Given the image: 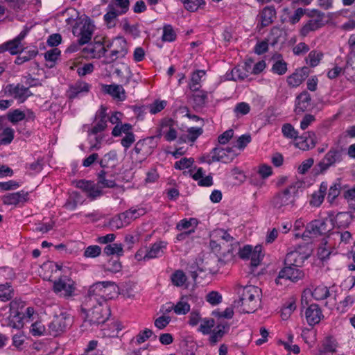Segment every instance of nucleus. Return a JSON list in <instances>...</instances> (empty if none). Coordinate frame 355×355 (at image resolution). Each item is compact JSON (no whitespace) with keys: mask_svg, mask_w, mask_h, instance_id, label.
<instances>
[{"mask_svg":"<svg viewBox=\"0 0 355 355\" xmlns=\"http://www.w3.org/2000/svg\"><path fill=\"white\" fill-rule=\"evenodd\" d=\"M302 183L295 181L275 193L270 200L271 207L279 212L292 209L296 205Z\"/></svg>","mask_w":355,"mask_h":355,"instance_id":"1","label":"nucleus"},{"mask_svg":"<svg viewBox=\"0 0 355 355\" xmlns=\"http://www.w3.org/2000/svg\"><path fill=\"white\" fill-rule=\"evenodd\" d=\"M118 289L116 285L109 281L98 282L92 285L85 297L87 308L94 306L95 302H105L107 298H112V293H116Z\"/></svg>","mask_w":355,"mask_h":355,"instance_id":"2","label":"nucleus"},{"mask_svg":"<svg viewBox=\"0 0 355 355\" xmlns=\"http://www.w3.org/2000/svg\"><path fill=\"white\" fill-rule=\"evenodd\" d=\"M261 295V290L259 287L246 286L242 289L239 300L234 302L235 306L240 307L243 313H253L259 306Z\"/></svg>","mask_w":355,"mask_h":355,"instance_id":"3","label":"nucleus"},{"mask_svg":"<svg viewBox=\"0 0 355 355\" xmlns=\"http://www.w3.org/2000/svg\"><path fill=\"white\" fill-rule=\"evenodd\" d=\"M282 132L286 138L296 139L295 146L301 150H308L316 144V136L313 132H308L304 135L298 137V132L291 123L284 124Z\"/></svg>","mask_w":355,"mask_h":355,"instance_id":"4","label":"nucleus"},{"mask_svg":"<svg viewBox=\"0 0 355 355\" xmlns=\"http://www.w3.org/2000/svg\"><path fill=\"white\" fill-rule=\"evenodd\" d=\"M107 51L110 53L105 56L104 63L111 64L117 59L125 58L128 52V46L126 40L123 37H116L112 40H106Z\"/></svg>","mask_w":355,"mask_h":355,"instance_id":"5","label":"nucleus"},{"mask_svg":"<svg viewBox=\"0 0 355 355\" xmlns=\"http://www.w3.org/2000/svg\"><path fill=\"white\" fill-rule=\"evenodd\" d=\"M105 302H95L94 306L87 308L85 302L82 306V311L87 314L85 322L88 321L90 324H103L107 320V308L104 306Z\"/></svg>","mask_w":355,"mask_h":355,"instance_id":"6","label":"nucleus"},{"mask_svg":"<svg viewBox=\"0 0 355 355\" xmlns=\"http://www.w3.org/2000/svg\"><path fill=\"white\" fill-rule=\"evenodd\" d=\"M237 155L232 148H219L216 147L212 149L209 155L203 156L201 161L211 164L215 162H221L223 163L231 162Z\"/></svg>","mask_w":355,"mask_h":355,"instance_id":"7","label":"nucleus"},{"mask_svg":"<svg viewBox=\"0 0 355 355\" xmlns=\"http://www.w3.org/2000/svg\"><path fill=\"white\" fill-rule=\"evenodd\" d=\"M76 289L74 281L67 276L60 277L53 283V291L65 298L73 297Z\"/></svg>","mask_w":355,"mask_h":355,"instance_id":"8","label":"nucleus"},{"mask_svg":"<svg viewBox=\"0 0 355 355\" xmlns=\"http://www.w3.org/2000/svg\"><path fill=\"white\" fill-rule=\"evenodd\" d=\"M309 19L300 29V35L307 36L311 32L315 31L324 25L325 15L318 10H313L312 14H308Z\"/></svg>","mask_w":355,"mask_h":355,"instance_id":"9","label":"nucleus"},{"mask_svg":"<svg viewBox=\"0 0 355 355\" xmlns=\"http://www.w3.org/2000/svg\"><path fill=\"white\" fill-rule=\"evenodd\" d=\"M106 49V40H96L89 44L87 46L84 47L82 50L83 56L89 59H100L102 57L107 55L105 53Z\"/></svg>","mask_w":355,"mask_h":355,"instance_id":"10","label":"nucleus"},{"mask_svg":"<svg viewBox=\"0 0 355 355\" xmlns=\"http://www.w3.org/2000/svg\"><path fill=\"white\" fill-rule=\"evenodd\" d=\"M71 325V318L69 315L62 313L55 315L49 324V333L55 337L63 334Z\"/></svg>","mask_w":355,"mask_h":355,"instance_id":"11","label":"nucleus"},{"mask_svg":"<svg viewBox=\"0 0 355 355\" xmlns=\"http://www.w3.org/2000/svg\"><path fill=\"white\" fill-rule=\"evenodd\" d=\"M94 31V26L90 21H85L83 24L73 27V34L79 37V45L87 44L92 39Z\"/></svg>","mask_w":355,"mask_h":355,"instance_id":"12","label":"nucleus"},{"mask_svg":"<svg viewBox=\"0 0 355 355\" xmlns=\"http://www.w3.org/2000/svg\"><path fill=\"white\" fill-rule=\"evenodd\" d=\"M5 93L8 96H12L19 103H24L29 96L33 95L28 87H25L19 83L8 85L5 88Z\"/></svg>","mask_w":355,"mask_h":355,"instance_id":"13","label":"nucleus"},{"mask_svg":"<svg viewBox=\"0 0 355 355\" xmlns=\"http://www.w3.org/2000/svg\"><path fill=\"white\" fill-rule=\"evenodd\" d=\"M328 231L327 223L324 220H314L306 225L302 236L303 238L316 237L324 234Z\"/></svg>","mask_w":355,"mask_h":355,"instance_id":"14","label":"nucleus"},{"mask_svg":"<svg viewBox=\"0 0 355 355\" xmlns=\"http://www.w3.org/2000/svg\"><path fill=\"white\" fill-rule=\"evenodd\" d=\"M342 159L343 153L340 150L335 148L331 149L318 164L320 172L322 173L325 171L335 164L340 162Z\"/></svg>","mask_w":355,"mask_h":355,"instance_id":"15","label":"nucleus"},{"mask_svg":"<svg viewBox=\"0 0 355 355\" xmlns=\"http://www.w3.org/2000/svg\"><path fill=\"white\" fill-rule=\"evenodd\" d=\"M304 276V272L297 267L285 266L279 272L278 278L286 279L291 282H297Z\"/></svg>","mask_w":355,"mask_h":355,"instance_id":"16","label":"nucleus"},{"mask_svg":"<svg viewBox=\"0 0 355 355\" xmlns=\"http://www.w3.org/2000/svg\"><path fill=\"white\" fill-rule=\"evenodd\" d=\"M153 137L138 141L134 148L137 155H141L142 159H145L152 154L154 146H153Z\"/></svg>","mask_w":355,"mask_h":355,"instance_id":"17","label":"nucleus"},{"mask_svg":"<svg viewBox=\"0 0 355 355\" xmlns=\"http://www.w3.org/2000/svg\"><path fill=\"white\" fill-rule=\"evenodd\" d=\"M322 317V311L318 304H312L305 311V318L310 326L318 324Z\"/></svg>","mask_w":355,"mask_h":355,"instance_id":"18","label":"nucleus"},{"mask_svg":"<svg viewBox=\"0 0 355 355\" xmlns=\"http://www.w3.org/2000/svg\"><path fill=\"white\" fill-rule=\"evenodd\" d=\"M309 69L306 67L297 69L287 78V83L292 87H298L309 76Z\"/></svg>","mask_w":355,"mask_h":355,"instance_id":"19","label":"nucleus"},{"mask_svg":"<svg viewBox=\"0 0 355 355\" xmlns=\"http://www.w3.org/2000/svg\"><path fill=\"white\" fill-rule=\"evenodd\" d=\"M103 91L112 96L114 98L119 101L125 99V90L122 85H102Z\"/></svg>","mask_w":355,"mask_h":355,"instance_id":"20","label":"nucleus"},{"mask_svg":"<svg viewBox=\"0 0 355 355\" xmlns=\"http://www.w3.org/2000/svg\"><path fill=\"white\" fill-rule=\"evenodd\" d=\"M166 243L164 241H159L152 245L150 248L147 250L144 257V260H149L162 256L164 254V249L166 248Z\"/></svg>","mask_w":355,"mask_h":355,"instance_id":"21","label":"nucleus"},{"mask_svg":"<svg viewBox=\"0 0 355 355\" xmlns=\"http://www.w3.org/2000/svg\"><path fill=\"white\" fill-rule=\"evenodd\" d=\"M216 259L215 257L208 258L205 259V263L202 266H198L197 270L191 271V276L192 279L196 281L197 277L198 275V272H205L209 273H216L217 272V268L216 267H212L211 264L216 263Z\"/></svg>","mask_w":355,"mask_h":355,"instance_id":"22","label":"nucleus"},{"mask_svg":"<svg viewBox=\"0 0 355 355\" xmlns=\"http://www.w3.org/2000/svg\"><path fill=\"white\" fill-rule=\"evenodd\" d=\"M296 101L297 105L295 111L297 112H303L311 105V95L307 91H303L297 96Z\"/></svg>","mask_w":355,"mask_h":355,"instance_id":"23","label":"nucleus"},{"mask_svg":"<svg viewBox=\"0 0 355 355\" xmlns=\"http://www.w3.org/2000/svg\"><path fill=\"white\" fill-rule=\"evenodd\" d=\"M28 193L21 191L16 193H11L2 198V202L5 205H15L21 201L26 200Z\"/></svg>","mask_w":355,"mask_h":355,"instance_id":"24","label":"nucleus"},{"mask_svg":"<svg viewBox=\"0 0 355 355\" xmlns=\"http://www.w3.org/2000/svg\"><path fill=\"white\" fill-rule=\"evenodd\" d=\"M327 188V183L325 182H322L319 190L313 193L310 200V205L316 207H319L324 200Z\"/></svg>","mask_w":355,"mask_h":355,"instance_id":"25","label":"nucleus"},{"mask_svg":"<svg viewBox=\"0 0 355 355\" xmlns=\"http://www.w3.org/2000/svg\"><path fill=\"white\" fill-rule=\"evenodd\" d=\"M106 10L107 12L103 16L105 24L108 28H112L116 26L118 17L122 15L116 11V9L110 8L109 6Z\"/></svg>","mask_w":355,"mask_h":355,"instance_id":"26","label":"nucleus"},{"mask_svg":"<svg viewBox=\"0 0 355 355\" xmlns=\"http://www.w3.org/2000/svg\"><path fill=\"white\" fill-rule=\"evenodd\" d=\"M275 17L276 11L273 6L265 7L260 13L261 26H268L273 21Z\"/></svg>","mask_w":355,"mask_h":355,"instance_id":"27","label":"nucleus"},{"mask_svg":"<svg viewBox=\"0 0 355 355\" xmlns=\"http://www.w3.org/2000/svg\"><path fill=\"white\" fill-rule=\"evenodd\" d=\"M24 313L14 314L10 313L8 317L6 319V325L8 327L20 329L24 327Z\"/></svg>","mask_w":355,"mask_h":355,"instance_id":"28","label":"nucleus"},{"mask_svg":"<svg viewBox=\"0 0 355 355\" xmlns=\"http://www.w3.org/2000/svg\"><path fill=\"white\" fill-rule=\"evenodd\" d=\"M90 85L86 83L78 82L74 85L70 87L69 90V97L70 98H76L80 93H87L89 92Z\"/></svg>","mask_w":355,"mask_h":355,"instance_id":"29","label":"nucleus"},{"mask_svg":"<svg viewBox=\"0 0 355 355\" xmlns=\"http://www.w3.org/2000/svg\"><path fill=\"white\" fill-rule=\"evenodd\" d=\"M302 257L297 251H293L287 253L285 260L284 265L285 266H292L295 267L299 268L300 263L302 262Z\"/></svg>","mask_w":355,"mask_h":355,"instance_id":"30","label":"nucleus"},{"mask_svg":"<svg viewBox=\"0 0 355 355\" xmlns=\"http://www.w3.org/2000/svg\"><path fill=\"white\" fill-rule=\"evenodd\" d=\"M14 296V289L10 283L0 284V300L8 302Z\"/></svg>","mask_w":355,"mask_h":355,"instance_id":"31","label":"nucleus"},{"mask_svg":"<svg viewBox=\"0 0 355 355\" xmlns=\"http://www.w3.org/2000/svg\"><path fill=\"white\" fill-rule=\"evenodd\" d=\"M247 67H250L248 64H245V67H234L231 72V79L237 81L243 80L248 76V69Z\"/></svg>","mask_w":355,"mask_h":355,"instance_id":"32","label":"nucleus"},{"mask_svg":"<svg viewBox=\"0 0 355 355\" xmlns=\"http://www.w3.org/2000/svg\"><path fill=\"white\" fill-rule=\"evenodd\" d=\"M108 6L110 8H113L116 9L121 15L125 14L128 10L130 6V1L129 0H111Z\"/></svg>","mask_w":355,"mask_h":355,"instance_id":"33","label":"nucleus"},{"mask_svg":"<svg viewBox=\"0 0 355 355\" xmlns=\"http://www.w3.org/2000/svg\"><path fill=\"white\" fill-rule=\"evenodd\" d=\"M341 183L340 180L334 182L329 187L327 193V200L332 204L341 191Z\"/></svg>","mask_w":355,"mask_h":355,"instance_id":"34","label":"nucleus"},{"mask_svg":"<svg viewBox=\"0 0 355 355\" xmlns=\"http://www.w3.org/2000/svg\"><path fill=\"white\" fill-rule=\"evenodd\" d=\"M115 73L123 85L129 83L133 76L130 67L128 66L123 67V69H116Z\"/></svg>","mask_w":355,"mask_h":355,"instance_id":"35","label":"nucleus"},{"mask_svg":"<svg viewBox=\"0 0 355 355\" xmlns=\"http://www.w3.org/2000/svg\"><path fill=\"white\" fill-rule=\"evenodd\" d=\"M205 74V71L198 70L193 73L189 83V88L193 92H198L200 87L201 78Z\"/></svg>","mask_w":355,"mask_h":355,"instance_id":"36","label":"nucleus"},{"mask_svg":"<svg viewBox=\"0 0 355 355\" xmlns=\"http://www.w3.org/2000/svg\"><path fill=\"white\" fill-rule=\"evenodd\" d=\"M227 326L224 324H218L216 329H214L209 336V343L211 345H215L225 335V329Z\"/></svg>","mask_w":355,"mask_h":355,"instance_id":"37","label":"nucleus"},{"mask_svg":"<svg viewBox=\"0 0 355 355\" xmlns=\"http://www.w3.org/2000/svg\"><path fill=\"white\" fill-rule=\"evenodd\" d=\"M323 348L320 350V355H327L328 353L333 354L336 352L337 343L331 338L328 337L323 343Z\"/></svg>","mask_w":355,"mask_h":355,"instance_id":"38","label":"nucleus"},{"mask_svg":"<svg viewBox=\"0 0 355 355\" xmlns=\"http://www.w3.org/2000/svg\"><path fill=\"white\" fill-rule=\"evenodd\" d=\"M198 225L197 219L194 218H184L181 220L176 225V229L178 231L187 230L189 228L190 230H193L194 231V228Z\"/></svg>","mask_w":355,"mask_h":355,"instance_id":"39","label":"nucleus"},{"mask_svg":"<svg viewBox=\"0 0 355 355\" xmlns=\"http://www.w3.org/2000/svg\"><path fill=\"white\" fill-rule=\"evenodd\" d=\"M174 306V312L178 315H184L190 311V305L187 302V297H182Z\"/></svg>","mask_w":355,"mask_h":355,"instance_id":"40","label":"nucleus"},{"mask_svg":"<svg viewBox=\"0 0 355 355\" xmlns=\"http://www.w3.org/2000/svg\"><path fill=\"white\" fill-rule=\"evenodd\" d=\"M132 125L130 123H119L118 125H115L112 131V135L113 137H120L122 134L126 135L132 132Z\"/></svg>","mask_w":355,"mask_h":355,"instance_id":"41","label":"nucleus"},{"mask_svg":"<svg viewBox=\"0 0 355 355\" xmlns=\"http://www.w3.org/2000/svg\"><path fill=\"white\" fill-rule=\"evenodd\" d=\"M323 57V53L318 51H311L306 58V63L311 67L318 66Z\"/></svg>","mask_w":355,"mask_h":355,"instance_id":"42","label":"nucleus"},{"mask_svg":"<svg viewBox=\"0 0 355 355\" xmlns=\"http://www.w3.org/2000/svg\"><path fill=\"white\" fill-rule=\"evenodd\" d=\"M6 51H9L11 55H17L21 53L24 50V47L14 39L4 43Z\"/></svg>","mask_w":355,"mask_h":355,"instance_id":"43","label":"nucleus"},{"mask_svg":"<svg viewBox=\"0 0 355 355\" xmlns=\"http://www.w3.org/2000/svg\"><path fill=\"white\" fill-rule=\"evenodd\" d=\"M263 257L261 246H255L250 255V265L253 267H257L259 265Z\"/></svg>","mask_w":355,"mask_h":355,"instance_id":"44","label":"nucleus"},{"mask_svg":"<svg viewBox=\"0 0 355 355\" xmlns=\"http://www.w3.org/2000/svg\"><path fill=\"white\" fill-rule=\"evenodd\" d=\"M193 95V101L195 107L200 108L204 106L207 100V93L205 91H198Z\"/></svg>","mask_w":355,"mask_h":355,"instance_id":"45","label":"nucleus"},{"mask_svg":"<svg viewBox=\"0 0 355 355\" xmlns=\"http://www.w3.org/2000/svg\"><path fill=\"white\" fill-rule=\"evenodd\" d=\"M107 172L105 170H101L98 173V184L101 187L113 188L116 186V183L113 180L106 179Z\"/></svg>","mask_w":355,"mask_h":355,"instance_id":"46","label":"nucleus"},{"mask_svg":"<svg viewBox=\"0 0 355 355\" xmlns=\"http://www.w3.org/2000/svg\"><path fill=\"white\" fill-rule=\"evenodd\" d=\"M313 297L316 300H322L326 299L329 295V291L327 286H318L311 293Z\"/></svg>","mask_w":355,"mask_h":355,"instance_id":"47","label":"nucleus"},{"mask_svg":"<svg viewBox=\"0 0 355 355\" xmlns=\"http://www.w3.org/2000/svg\"><path fill=\"white\" fill-rule=\"evenodd\" d=\"M0 138L1 144H10L14 139V130L11 128H4L0 133Z\"/></svg>","mask_w":355,"mask_h":355,"instance_id":"48","label":"nucleus"},{"mask_svg":"<svg viewBox=\"0 0 355 355\" xmlns=\"http://www.w3.org/2000/svg\"><path fill=\"white\" fill-rule=\"evenodd\" d=\"M10 313L14 314L24 313L22 311L25 307V302L20 299L12 300L10 304Z\"/></svg>","mask_w":355,"mask_h":355,"instance_id":"49","label":"nucleus"},{"mask_svg":"<svg viewBox=\"0 0 355 355\" xmlns=\"http://www.w3.org/2000/svg\"><path fill=\"white\" fill-rule=\"evenodd\" d=\"M104 252L107 255L116 254L121 256L123 253V246L121 244L119 243L107 245L104 248Z\"/></svg>","mask_w":355,"mask_h":355,"instance_id":"50","label":"nucleus"},{"mask_svg":"<svg viewBox=\"0 0 355 355\" xmlns=\"http://www.w3.org/2000/svg\"><path fill=\"white\" fill-rule=\"evenodd\" d=\"M38 53V51L37 49H32L25 53L24 55H19L16 58L15 63L16 64L20 65L23 63L29 61L30 60L34 58Z\"/></svg>","mask_w":355,"mask_h":355,"instance_id":"51","label":"nucleus"},{"mask_svg":"<svg viewBox=\"0 0 355 355\" xmlns=\"http://www.w3.org/2000/svg\"><path fill=\"white\" fill-rule=\"evenodd\" d=\"M214 325L215 321L213 318H204L199 327V331L203 334H209Z\"/></svg>","mask_w":355,"mask_h":355,"instance_id":"52","label":"nucleus"},{"mask_svg":"<svg viewBox=\"0 0 355 355\" xmlns=\"http://www.w3.org/2000/svg\"><path fill=\"white\" fill-rule=\"evenodd\" d=\"M176 38V34L171 25H165L163 28L162 40L164 42H173Z\"/></svg>","mask_w":355,"mask_h":355,"instance_id":"53","label":"nucleus"},{"mask_svg":"<svg viewBox=\"0 0 355 355\" xmlns=\"http://www.w3.org/2000/svg\"><path fill=\"white\" fill-rule=\"evenodd\" d=\"M117 160V153L115 150L110 151L106 153L103 157L101 159L99 164L102 168L108 167L109 164L112 162H116Z\"/></svg>","mask_w":355,"mask_h":355,"instance_id":"54","label":"nucleus"},{"mask_svg":"<svg viewBox=\"0 0 355 355\" xmlns=\"http://www.w3.org/2000/svg\"><path fill=\"white\" fill-rule=\"evenodd\" d=\"M172 283L176 286H182L187 281L185 274L182 270H177L171 275Z\"/></svg>","mask_w":355,"mask_h":355,"instance_id":"55","label":"nucleus"},{"mask_svg":"<svg viewBox=\"0 0 355 355\" xmlns=\"http://www.w3.org/2000/svg\"><path fill=\"white\" fill-rule=\"evenodd\" d=\"M202 133L203 130L201 127L189 128L187 130V139L189 141L193 143Z\"/></svg>","mask_w":355,"mask_h":355,"instance_id":"56","label":"nucleus"},{"mask_svg":"<svg viewBox=\"0 0 355 355\" xmlns=\"http://www.w3.org/2000/svg\"><path fill=\"white\" fill-rule=\"evenodd\" d=\"M101 253V248L96 245H89L84 251V257L86 258H96Z\"/></svg>","mask_w":355,"mask_h":355,"instance_id":"57","label":"nucleus"},{"mask_svg":"<svg viewBox=\"0 0 355 355\" xmlns=\"http://www.w3.org/2000/svg\"><path fill=\"white\" fill-rule=\"evenodd\" d=\"M250 111V106L245 102L239 103L236 105L234 112L237 117L241 115H245Z\"/></svg>","mask_w":355,"mask_h":355,"instance_id":"58","label":"nucleus"},{"mask_svg":"<svg viewBox=\"0 0 355 355\" xmlns=\"http://www.w3.org/2000/svg\"><path fill=\"white\" fill-rule=\"evenodd\" d=\"M186 10L194 12L197 10L199 7L205 3L203 0H184L183 2Z\"/></svg>","mask_w":355,"mask_h":355,"instance_id":"59","label":"nucleus"},{"mask_svg":"<svg viewBox=\"0 0 355 355\" xmlns=\"http://www.w3.org/2000/svg\"><path fill=\"white\" fill-rule=\"evenodd\" d=\"M8 119L11 123H16L25 119V114L24 112L17 109L8 114Z\"/></svg>","mask_w":355,"mask_h":355,"instance_id":"60","label":"nucleus"},{"mask_svg":"<svg viewBox=\"0 0 355 355\" xmlns=\"http://www.w3.org/2000/svg\"><path fill=\"white\" fill-rule=\"evenodd\" d=\"M194 162V159L193 158H182L180 160L177 161L175 163L174 167L176 169L183 170L186 168H189L192 166Z\"/></svg>","mask_w":355,"mask_h":355,"instance_id":"61","label":"nucleus"},{"mask_svg":"<svg viewBox=\"0 0 355 355\" xmlns=\"http://www.w3.org/2000/svg\"><path fill=\"white\" fill-rule=\"evenodd\" d=\"M272 70L278 75H283L287 71V64L284 60L277 61L272 65Z\"/></svg>","mask_w":355,"mask_h":355,"instance_id":"62","label":"nucleus"},{"mask_svg":"<svg viewBox=\"0 0 355 355\" xmlns=\"http://www.w3.org/2000/svg\"><path fill=\"white\" fill-rule=\"evenodd\" d=\"M121 264L118 259H111L107 263L105 270L116 273L121 271Z\"/></svg>","mask_w":355,"mask_h":355,"instance_id":"63","label":"nucleus"},{"mask_svg":"<svg viewBox=\"0 0 355 355\" xmlns=\"http://www.w3.org/2000/svg\"><path fill=\"white\" fill-rule=\"evenodd\" d=\"M166 105L165 101H155L149 105V111L151 114H155L161 112Z\"/></svg>","mask_w":355,"mask_h":355,"instance_id":"64","label":"nucleus"}]
</instances>
